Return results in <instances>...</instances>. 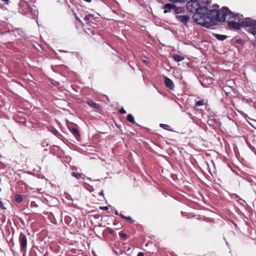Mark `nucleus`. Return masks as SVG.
<instances>
[{
    "label": "nucleus",
    "mask_w": 256,
    "mask_h": 256,
    "mask_svg": "<svg viewBox=\"0 0 256 256\" xmlns=\"http://www.w3.org/2000/svg\"><path fill=\"white\" fill-rule=\"evenodd\" d=\"M100 194L101 195V196H104V192L103 190H102L100 192Z\"/></svg>",
    "instance_id": "obj_28"
},
{
    "label": "nucleus",
    "mask_w": 256,
    "mask_h": 256,
    "mask_svg": "<svg viewBox=\"0 0 256 256\" xmlns=\"http://www.w3.org/2000/svg\"><path fill=\"white\" fill-rule=\"evenodd\" d=\"M15 200L18 202H20L22 200V196L20 194H16L14 197Z\"/></svg>",
    "instance_id": "obj_15"
},
{
    "label": "nucleus",
    "mask_w": 256,
    "mask_h": 256,
    "mask_svg": "<svg viewBox=\"0 0 256 256\" xmlns=\"http://www.w3.org/2000/svg\"><path fill=\"white\" fill-rule=\"evenodd\" d=\"M120 113L121 114H124L126 113V111L125 110L124 108H122L120 110Z\"/></svg>",
    "instance_id": "obj_22"
},
{
    "label": "nucleus",
    "mask_w": 256,
    "mask_h": 256,
    "mask_svg": "<svg viewBox=\"0 0 256 256\" xmlns=\"http://www.w3.org/2000/svg\"><path fill=\"white\" fill-rule=\"evenodd\" d=\"M116 215H118V212H117V211H116Z\"/></svg>",
    "instance_id": "obj_33"
},
{
    "label": "nucleus",
    "mask_w": 256,
    "mask_h": 256,
    "mask_svg": "<svg viewBox=\"0 0 256 256\" xmlns=\"http://www.w3.org/2000/svg\"><path fill=\"white\" fill-rule=\"evenodd\" d=\"M19 241L20 244V250L25 252L27 246V238L25 234L20 233Z\"/></svg>",
    "instance_id": "obj_4"
},
{
    "label": "nucleus",
    "mask_w": 256,
    "mask_h": 256,
    "mask_svg": "<svg viewBox=\"0 0 256 256\" xmlns=\"http://www.w3.org/2000/svg\"><path fill=\"white\" fill-rule=\"evenodd\" d=\"M218 7V5L214 4L212 8L214 9L209 10L205 6H202L192 16L194 20L202 26L212 28L214 26L212 24V21H218V18L221 14L220 10H216Z\"/></svg>",
    "instance_id": "obj_1"
},
{
    "label": "nucleus",
    "mask_w": 256,
    "mask_h": 256,
    "mask_svg": "<svg viewBox=\"0 0 256 256\" xmlns=\"http://www.w3.org/2000/svg\"><path fill=\"white\" fill-rule=\"evenodd\" d=\"M137 256H144V253L142 252H139Z\"/></svg>",
    "instance_id": "obj_25"
},
{
    "label": "nucleus",
    "mask_w": 256,
    "mask_h": 256,
    "mask_svg": "<svg viewBox=\"0 0 256 256\" xmlns=\"http://www.w3.org/2000/svg\"><path fill=\"white\" fill-rule=\"evenodd\" d=\"M2 1L4 2L6 4H8L9 0H2Z\"/></svg>",
    "instance_id": "obj_29"
},
{
    "label": "nucleus",
    "mask_w": 256,
    "mask_h": 256,
    "mask_svg": "<svg viewBox=\"0 0 256 256\" xmlns=\"http://www.w3.org/2000/svg\"><path fill=\"white\" fill-rule=\"evenodd\" d=\"M175 12L176 14H178L180 12V8H175Z\"/></svg>",
    "instance_id": "obj_24"
},
{
    "label": "nucleus",
    "mask_w": 256,
    "mask_h": 256,
    "mask_svg": "<svg viewBox=\"0 0 256 256\" xmlns=\"http://www.w3.org/2000/svg\"><path fill=\"white\" fill-rule=\"evenodd\" d=\"M120 235L122 236V237H126V234H122Z\"/></svg>",
    "instance_id": "obj_27"
},
{
    "label": "nucleus",
    "mask_w": 256,
    "mask_h": 256,
    "mask_svg": "<svg viewBox=\"0 0 256 256\" xmlns=\"http://www.w3.org/2000/svg\"><path fill=\"white\" fill-rule=\"evenodd\" d=\"M254 22V20L250 18H246L243 19L242 18V19L240 20V24L242 26L249 27V28H251Z\"/></svg>",
    "instance_id": "obj_5"
},
{
    "label": "nucleus",
    "mask_w": 256,
    "mask_h": 256,
    "mask_svg": "<svg viewBox=\"0 0 256 256\" xmlns=\"http://www.w3.org/2000/svg\"><path fill=\"white\" fill-rule=\"evenodd\" d=\"M92 16L91 14L86 15L84 18V21H86L87 23L90 20V17H92Z\"/></svg>",
    "instance_id": "obj_19"
},
{
    "label": "nucleus",
    "mask_w": 256,
    "mask_h": 256,
    "mask_svg": "<svg viewBox=\"0 0 256 256\" xmlns=\"http://www.w3.org/2000/svg\"><path fill=\"white\" fill-rule=\"evenodd\" d=\"M124 218L132 222H134V220L132 219V218L130 216H123Z\"/></svg>",
    "instance_id": "obj_23"
},
{
    "label": "nucleus",
    "mask_w": 256,
    "mask_h": 256,
    "mask_svg": "<svg viewBox=\"0 0 256 256\" xmlns=\"http://www.w3.org/2000/svg\"><path fill=\"white\" fill-rule=\"evenodd\" d=\"M87 104L89 106L94 108L100 109L101 108V106H99L98 104L95 103L90 100L87 101Z\"/></svg>",
    "instance_id": "obj_10"
},
{
    "label": "nucleus",
    "mask_w": 256,
    "mask_h": 256,
    "mask_svg": "<svg viewBox=\"0 0 256 256\" xmlns=\"http://www.w3.org/2000/svg\"><path fill=\"white\" fill-rule=\"evenodd\" d=\"M120 216L122 217L123 218V216H123L122 214H120Z\"/></svg>",
    "instance_id": "obj_32"
},
{
    "label": "nucleus",
    "mask_w": 256,
    "mask_h": 256,
    "mask_svg": "<svg viewBox=\"0 0 256 256\" xmlns=\"http://www.w3.org/2000/svg\"><path fill=\"white\" fill-rule=\"evenodd\" d=\"M172 56L173 59L176 62H180V61L184 60V56L180 55V54H174Z\"/></svg>",
    "instance_id": "obj_9"
},
{
    "label": "nucleus",
    "mask_w": 256,
    "mask_h": 256,
    "mask_svg": "<svg viewBox=\"0 0 256 256\" xmlns=\"http://www.w3.org/2000/svg\"><path fill=\"white\" fill-rule=\"evenodd\" d=\"M71 174L72 176L76 178L78 180L80 179L82 176L80 174L76 173V172H72Z\"/></svg>",
    "instance_id": "obj_14"
},
{
    "label": "nucleus",
    "mask_w": 256,
    "mask_h": 256,
    "mask_svg": "<svg viewBox=\"0 0 256 256\" xmlns=\"http://www.w3.org/2000/svg\"><path fill=\"white\" fill-rule=\"evenodd\" d=\"M160 128H163L164 129H165V130H169V128L170 127V126L166 124H160Z\"/></svg>",
    "instance_id": "obj_17"
},
{
    "label": "nucleus",
    "mask_w": 256,
    "mask_h": 256,
    "mask_svg": "<svg viewBox=\"0 0 256 256\" xmlns=\"http://www.w3.org/2000/svg\"><path fill=\"white\" fill-rule=\"evenodd\" d=\"M204 104V100H199V101H198L197 102H196V103L195 104V106H202Z\"/></svg>",
    "instance_id": "obj_18"
},
{
    "label": "nucleus",
    "mask_w": 256,
    "mask_h": 256,
    "mask_svg": "<svg viewBox=\"0 0 256 256\" xmlns=\"http://www.w3.org/2000/svg\"><path fill=\"white\" fill-rule=\"evenodd\" d=\"M127 120L132 122V124H135V120L134 116L131 114H128L126 118Z\"/></svg>",
    "instance_id": "obj_12"
},
{
    "label": "nucleus",
    "mask_w": 256,
    "mask_h": 256,
    "mask_svg": "<svg viewBox=\"0 0 256 256\" xmlns=\"http://www.w3.org/2000/svg\"><path fill=\"white\" fill-rule=\"evenodd\" d=\"M101 208L102 210H108V209L107 206L102 207Z\"/></svg>",
    "instance_id": "obj_26"
},
{
    "label": "nucleus",
    "mask_w": 256,
    "mask_h": 256,
    "mask_svg": "<svg viewBox=\"0 0 256 256\" xmlns=\"http://www.w3.org/2000/svg\"><path fill=\"white\" fill-rule=\"evenodd\" d=\"M169 0L170 2H184L187 1V0Z\"/></svg>",
    "instance_id": "obj_20"
},
{
    "label": "nucleus",
    "mask_w": 256,
    "mask_h": 256,
    "mask_svg": "<svg viewBox=\"0 0 256 256\" xmlns=\"http://www.w3.org/2000/svg\"><path fill=\"white\" fill-rule=\"evenodd\" d=\"M214 36L218 40H222V41L224 40L227 38L226 36L219 34H215Z\"/></svg>",
    "instance_id": "obj_11"
},
{
    "label": "nucleus",
    "mask_w": 256,
    "mask_h": 256,
    "mask_svg": "<svg viewBox=\"0 0 256 256\" xmlns=\"http://www.w3.org/2000/svg\"><path fill=\"white\" fill-rule=\"evenodd\" d=\"M0 208L2 209V210H6V208H5L4 204V203L2 202V201H0Z\"/></svg>",
    "instance_id": "obj_21"
},
{
    "label": "nucleus",
    "mask_w": 256,
    "mask_h": 256,
    "mask_svg": "<svg viewBox=\"0 0 256 256\" xmlns=\"http://www.w3.org/2000/svg\"><path fill=\"white\" fill-rule=\"evenodd\" d=\"M176 18L184 25H186L190 20V17L188 15H178Z\"/></svg>",
    "instance_id": "obj_6"
},
{
    "label": "nucleus",
    "mask_w": 256,
    "mask_h": 256,
    "mask_svg": "<svg viewBox=\"0 0 256 256\" xmlns=\"http://www.w3.org/2000/svg\"><path fill=\"white\" fill-rule=\"evenodd\" d=\"M51 132L57 136L58 137H59L60 136V133L55 128H52V129Z\"/></svg>",
    "instance_id": "obj_16"
},
{
    "label": "nucleus",
    "mask_w": 256,
    "mask_h": 256,
    "mask_svg": "<svg viewBox=\"0 0 256 256\" xmlns=\"http://www.w3.org/2000/svg\"><path fill=\"white\" fill-rule=\"evenodd\" d=\"M84 1L88 2H91L92 0H84Z\"/></svg>",
    "instance_id": "obj_30"
},
{
    "label": "nucleus",
    "mask_w": 256,
    "mask_h": 256,
    "mask_svg": "<svg viewBox=\"0 0 256 256\" xmlns=\"http://www.w3.org/2000/svg\"><path fill=\"white\" fill-rule=\"evenodd\" d=\"M76 20H77L78 21H79V22H80V20L78 18H76Z\"/></svg>",
    "instance_id": "obj_31"
},
{
    "label": "nucleus",
    "mask_w": 256,
    "mask_h": 256,
    "mask_svg": "<svg viewBox=\"0 0 256 256\" xmlns=\"http://www.w3.org/2000/svg\"><path fill=\"white\" fill-rule=\"evenodd\" d=\"M72 132L76 136H80V132L76 128H72L71 130Z\"/></svg>",
    "instance_id": "obj_13"
},
{
    "label": "nucleus",
    "mask_w": 256,
    "mask_h": 256,
    "mask_svg": "<svg viewBox=\"0 0 256 256\" xmlns=\"http://www.w3.org/2000/svg\"><path fill=\"white\" fill-rule=\"evenodd\" d=\"M176 8V6L174 4H166L164 5L163 9L164 10V13H168L170 12L172 10Z\"/></svg>",
    "instance_id": "obj_8"
},
{
    "label": "nucleus",
    "mask_w": 256,
    "mask_h": 256,
    "mask_svg": "<svg viewBox=\"0 0 256 256\" xmlns=\"http://www.w3.org/2000/svg\"><path fill=\"white\" fill-rule=\"evenodd\" d=\"M220 15L218 18V21H226L228 22V26L235 30H240L242 26L240 20L243 18L242 14H236L230 10L226 7H223L220 10Z\"/></svg>",
    "instance_id": "obj_2"
},
{
    "label": "nucleus",
    "mask_w": 256,
    "mask_h": 256,
    "mask_svg": "<svg viewBox=\"0 0 256 256\" xmlns=\"http://www.w3.org/2000/svg\"><path fill=\"white\" fill-rule=\"evenodd\" d=\"M202 6H200L198 0H191L186 4V8L191 12H196Z\"/></svg>",
    "instance_id": "obj_3"
},
{
    "label": "nucleus",
    "mask_w": 256,
    "mask_h": 256,
    "mask_svg": "<svg viewBox=\"0 0 256 256\" xmlns=\"http://www.w3.org/2000/svg\"><path fill=\"white\" fill-rule=\"evenodd\" d=\"M164 82L167 87L170 88L171 90H172L174 88V85L172 81L168 77L164 76Z\"/></svg>",
    "instance_id": "obj_7"
}]
</instances>
